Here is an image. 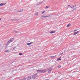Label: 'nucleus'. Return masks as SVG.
<instances>
[{"label": "nucleus", "mask_w": 80, "mask_h": 80, "mask_svg": "<svg viewBox=\"0 0 80 80\" xmlns=\"http://www.w3.org/2000/svg\"><path fill=\"white\" fill-rule=\"evenodd\" d=\"M37 72H38V73H45V72H46V69L43 70H37Z\"/></svg>", "instance_id": "obj_1"}, {"label": "nucleus", "mask_w": 80, "mask_h": 80, "mask_svg": "<svg viewBox=\"0 0 80 80\" xmlns=\"http://www.w3.org/2000/svg\"><path fill=\"white\" fill-rule=\"evenodd\" d=\"M13 40H14V38H12L9 40L7 42V45H8L10 43L12 42V41H13Z\"/></svg>", "instance_id": "obj_2"}, {"label": "nucleus", "mask_w": 80, "mask_h": 80, "mask_svg": "<svg viewBox=\"0 0 80 80\" xmlns=\"http://www.w3.org/2000/svg\"><path fill=\"white\" fill-rule=\"evenodd\" d=\"M37 77V73H35L32 76V78H33V79H35Z\"/></svg>", "instance_id": "obj_3"}, {"label": "nucleus", "mask_w": 80, "mask_h": 80, "mask_svg": "<svg viewBox=\"0 0 80 80\" xmlns=\"http://www.w3.org/2000/svg\"><path fill=\"white\" fill-rule=\"evenodd\" d=\"M48 16H44V15H42V16L41 17V18H45V17H48Z\"/></svg>", "instance_id": "obj_4"}, {"label": "nucleus", "mask_w": 80, "mask_h": 80, "mask_svg": "<svg viewBox=\"0 0 80 80\" xmlns=\"http://www.w3.org/2000/svg\"><path fill=\"white\" fill-rule=\"evenodd\" d=\"M77 10V9H73V10H72L71 11L69 12L70 13H72V12H73L74 11H75Z\"/></svg>", "instance_id": "obj_5"}, {"label": "nucleus", "mask_w": 80, "mask_h": 80, "mask_svg": "<svg viewBox=\"0 0 80 80\" xmlns=\"http://www.w3.org/2000/svg\"><path fill=\"white\" fill-rule=\"evenodd\" d=\"M48 71H49L48 73H50L51 72H50V71H52V69L51 68H49L48 69Z\"/></svg>", "instance_id": "obj_6"}, {"label": "nucleus", "mask_w": 80, "mask_h": 80, "mask_svg": "<svg viewBox=\"0 0 80 80\" xmlns=\"http://www.w3.org/2000/svg\"><path fill=\"white\" fill-rule=\"evenodd\" d=\"M56 32V31H51L50 32V33H54Z\"/></svg>", "instance_id": "obj_7"}, {"label": "nucleus", "mask_w": 80, "mask_h": 80, "mask_svg": "<svg viewBox=\"0 0 80 80\" xmlns=\"http://www.w3.org/2000/svg\"><path fill=\"white\" fill-rule=\"evenodd\" d=\"M78 33H79V31H77L76 32H74V33H73V35H77Z\"/></svg>", "instance_id": "obj_8"}, {"label": "nucleus", "mask_w": 80, "mask_h": 80, "mask_svg": "<svg viewBox=\"0 0 80 80\" xmlns=\"http://www.w3.org/2000/svg\"><path fill=\"white\" fill-rule=\"evenodd\" d=\"M61 58H62V57H60V58H58L57 59V60L58 61V60H62V59H61Z\"/></svg>", "instance_id": "obj_9"}, {"label": "nucleus", "mask_w": 80, "mask_h": 80, "mask_svg": "<svg viewBox=\"0 0 80 80\" xmlns=\"http://www.w3.org/2000/svg\"><path fill=\"white\" fill-rule=\"evenodd\" d=\"M43 1H42V2H38L39 4L38 3H37V5H40V4H41L42 3H43Z\"/></svg>", "instance_id": "obj_10"}, {"label": "nucleus", "mask_w": 80, "mask_h": 80, "mask_svg": "<svg viewBox=\"0 0 80 80\" xmlns=\"http://www.w3.org/2000/svg\"><path fill=\"white\" fill-rule=\"evenodd\" d=\"M34 15H38V13L37 12H36L34 14Z\"/></svg>", "instance_id": "obj_11"}, {"label": "nucleus", "mask_w": 80, "mask_h": 80, "mask_svg": "<svg viewBox=\"0 0 80 80\" xmlns=\"http://www.w3.org/2000/svg\"><path fill=\"white\" fill-rule=\"evenodd\" d=\"M70 26H71V25L70 24H68L67 25V27H70Z\"/></svg>", "instance_id": "obj_12"}, {"label": "nucleus", "mask_w": 80, "mask_h": 80, "mask_svg": "<svg viewBox=\"0 0 80 80\" xmlns=\"http://www.w3.org/2000/svg\"><path fill=\"white\" fill-rule=\"evenodd\" d=\"M15 19H11V20H12V21H14L15 22Z\"/></svg>", "instance_id": "obj_13"}, {"label": "nucleus", "mask_w": 80, "mask_h": 80, "mask_svg": "<svg viewBox=\"0 0 80 80\" xmlns=\"http://www.w3.org/2000/svg\"><path fill=\"white\" fill-rule=\"evenodd\" d=\"M29 78H28L27 80H30V79H31V78L30 77H29Z\"/></svg>", "instance_id": "obj_14"}, {"label": "nucleus", "mask_w": 80, "mask_h": 80, "mask_svg": "<svg viewBox=\"0 0 80 80\" xmlns=\"http://www.w3.org/2000/svg\"><path fill=\"white\" fill-rule=\"evenodd\" d=\"M27 45H29V46H30V45H31V43H30V42L29 43H28L27 44Z\"/></svg>", "instance_id": "obj_15"}, {"label": "nucleus", "mask_w": 80, "mask_h": 80, "mask_svg": "<svg viewBox=\"0 0 80 80\" xmlns=\"http://www.w3.org/2000/svg\"><path fill=\"white\" fill-rule=\"evenodd\" d=\"M49 7H50V6H46L45 7V8L46 9L48 8H49Z\"/></svg>", "instance_id": "obj_16"}, {"label": "nucleus", "mask_w": 80, "mask_h": 80, "mask_svg": "<svg viewBox=\"0 0 80 80\" xmlns=\"http://www.w3.org/2000/svg\"><path fill=\"white\" fill-rule=\"evenodd\" d=\"M19 55H23V54L22 53H19Z\"/></svg>", "instance_id": "obj_17"}, {"label": "nucleus", "mask_w": 80, "mask_h": 80, "mask_svg": "<svg viewBox=\"0 0 80 80\" xmlns=\"http://www.w3.org/2000/svg\"><path fill=\"white\" fill-rule=\"evenodd\" d=\"M19 19H15V21H18V20Z\"/></svg>", "instance_id": "obj_18"}, {"label": "nucleus", "mask_w": 80, "mask_h": 80, "mask_svg": "<svg viewBox=\"0 0 80 80\" xmlns=\"http://www.w3.org/2000/svg\"><path fill=\"white\" fill-rule=\"evenodd\" d=\"M44 12H45V11H43L42 12V14H43V13H44Z\"/></svg>", "instance_id": "obj_19"}, {"label": "nucleus", "mask_w": 80, "mask_h": 80, "mask_svg": "<svg viewBox=\"0 0 80 80\" xmlns=\"http://www.w3.org/2000/svg\"><path fill=\"white\" fill-rule=\"evenodd\" d=\"M58 68H60L61 67V66L59 65L58 66Z\"/></svg>", "instance_id": "obj_20"}, {"label": "nucleus", "mask_w": 80, "mask_h": 80, "mask_svg": "<svg viewBox=\"0 0 80 80\" xmlns=\"http://www.w3.org/2000/svg\"><path fill=\"white\" fill-rule=\"evenodd\" d=\"M23 9L20 10V11H19V12H22V11H23Z\"/></svg>", "instance_id": "obj_21"}, {"label": "nucleus", "mask_w": 80, "mask_h": 80, "mask_svg": "<svg viewBox=\"0 0 80 80\" xmlns=\"http://www.w3.org/2000/svg\"><path fill=\"white\" fill-rule=\"evenodd\" d=\"M51 58H54V57H55V56H51Z\"/></svg>", "instance_id": "obj_22"}, {"label": "nucleus", "mask_w": 80, "mask_h": 80, "mask_svg": "<svg viewBox=\"0 0 80 80\" xmlns=\"http://www.w3.org/2000/svg\"><path fill=\"white\" fill-rule=\"evenodd\" d=\"M3 5H5V4H6V3H3Z\"/></svg>", "instance_id": "obj_23"}, {"label": "nucleus", "mask_w": 80, "mask_h": 80, "mask_svg": "<svg viewBox=\"0 0 80 80\" xmlns=\"http://www.w3.org/2000/svg\"><path fill=\"white\" fill-rule=\"evenodd\" d=\"M9 51L8 50H6L5 51V52H6V53L7 52H8Z\"/></svg>", "instance_id": "obj_24"}, {"label": "nucleus", "mask_w": 80, "mask_h": 80, "mask_svg": "<svg viewBox=\"0 0 80 80\" xmlns=\"http://www.w3.org/2000/svg\"><path fill=\"white\" fill-rule=\"evenodd\" d=\"M2 5H3V3H1L0 4V6H2Z\"/></svg>", "instance_id": "obj_25"}, {"label": "nucleus", "mask_w": 80, "mask_h": 80, "mask_svg": "<svg viewBox=\"0 0 80 80\" xmlns=\"http://www.w3.org/2000/svg\"><path fill=\"white\" fill-rule=\"evenodd\" d=\"M60 55H63V53H60Z\"/></svg>", "instance_id": "obj_26"}, {"label": "nucleus", "mask_w": 80, "mask_h": 80, "mask_svg": "<svg viewBox=\"0 0 80 80\" xmlns=\"http://www.w3.org/2000/svg\"><path fill=\"white\" fill-rule=\"evenodd\" d=\"M71 8H73V6H71Z\"/></svg>", "instance_id": "obj_27"}, {"label": "nucleus", "mask_w": 80, "mask_h": 80, "mask_svg": "<svg viewBox=\"0 0 80 80\" xmlns=\"http://www.w3.org/2000/svg\"><path fill=\"white\" fill-rule=\"evenodd\" d=\"M77 30H76L74 31V32H77Z\"/></svg>", "instance_id": "obj_28"}, {"label": "nucleus", "mask_w": 80, "mask_h": 80, "mask_svg": "<svg viewBox=\"0 0 80 80\" xmlns=\"http://www.w3.org/2000/svg\"><path fill=\"white\" fill-rule=\"evenodd\" d=\"M16 48V47H14V48H13V49H14L15 48Z\"/></svg>", "instance_id": "obj_29"}, {"label": "nucleus", "mask_w": 80, "mask_h": 80, "mask_svg": "<svg viewBox=\"0 0 80 80\" xmlns=\"http://www.w3.org/2000/svg\"><path fill=\"white\" fill-rule=\"evenodd\" d=\"M31 44H32V43H33V42H30Z\"/></svg>", "instance_id": "obj_30"}, {"label": "nucleus", "mask_w": 80, "mask_h": 80, "mask_svg": "<svg viewBox=\"0 0 80 80\" xmlns=\"http://www.w3.org/2000/svg\"><path fill=\"white\" fill-rule=\"evenodd\" d=\"M72 7H73H73H75V6H72Z\"/></svg>", "instance_id": "obj_31"}, {"label": "nucleus", "mask_w": 80, "mask_h": 80, "mask_svg": "<svg viewBox=\"0 0 80 80\" xmlns=\"http://www.w3.org/2000/svg\"><path fill=\"white\" fill-rule=\"evenodd\" d=\"M70 5H68V7H70Z\"/></svg>", "instance_id": "obj_32"}, {"label": "nucleus", "mask_w": 80, "mask_h": 80, "mask_svg": "<svg viewBox=\"0 0 80 80\" xmlns=\"http://www.w3.org/2000/svg\"><path fill=\"white\" fill-rule=\"evenodd\" d=\"M2 20V18H0V21Z\"/></svg>", "instance_id": "obj_33"}, {"label": "nucleus", "mask_w": 80, "mask_h": 80, "mask_svg": "<svg viewBox=\"0 0 80 80\" xmlns=\"http://www.w3.org/2000/svg\"><path fill=\"white\" fill-rule=\"evenodd\" d=\"M76 7V5H75L74 6V7Z\"/></svg>", "instance_id": "obj_34"}, {"label": "nucleus", "mask_w": 80, "mask_h": 80, "mask_svg": "<svg viewBox=\"0 0 80 80\" xmlns=\"http://www.w3.org/2000/svg\"><path fill=\"white\" fill-rule=\"evenodd\" d=\"M46 80H49L48 79H46Z\"/></svg>", "instance_id": "obj_35"}, {"label": "nucleus", "mask_w": 80, "mask_h": 80, "mask_svg": "<svg viewBox=\"0 0 80 80\" xmlns=\"http://www.w3.org/2000/svg\"><path fill=\"white\" fill-rule=\"evenodd\" d=\"M74 72H73L72 73H73Z\"/></svg>", "instance_id": "obj_36"}, {"label": "nucleus", "mask_w": 80, "mask_h": 80, "mask_svg": "<svg viewBox=\"0 0 80 80\" xmlns=\"http://www.w3.org/2000/svg\"><path fill=\"white\" fill-rule=\"evenodd\" d=\"M49 17H50V16H49Z\"/></svg>", "instance_id": "obj_37"}]
</instances>
